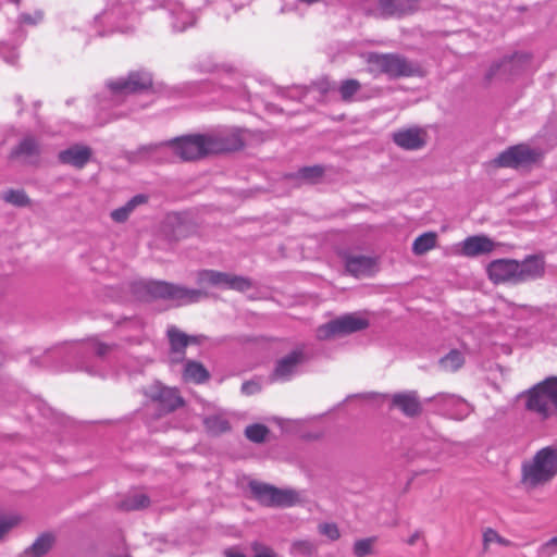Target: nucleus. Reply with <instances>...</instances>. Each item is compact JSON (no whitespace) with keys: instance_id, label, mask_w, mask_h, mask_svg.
<instances>
[{"instance_id":"nucleus-1","label":"nucleus","mask_w":557,"mask_h":557,"mask_svg":"<svg viewBox=\"0 0 557 557\" xmlns=\"http://www.w3.org/2000/svg\"><path fill=\"white\" fill-rule=\"evenodd\" d=\"M557 475V446L550 445L537 450L521 466V484L535 490L550 483Z\"/></svg>"},{"instance_id":"nucleus-2","label":"nucleus","mask_w":557,"mask_h":557,"mask_svg":"<svg viewBox=\"0 0 557 557\" xmlns=\"http://www.w3.org/2000/svg\"><path fill=\"white\" fill-rule=\"evenodd\" d=\"M525 408L541 420L557 416V376L537 383L525 393Z\"/></svg>"},{"instance_id":"nucleus-3","label":"nucleus","mask_w":557,"mask_h":557,"mask_svg":"<svg viewBox=\"0 0 557 557\" xmlns=\"http://www.w3.org/2000/svg\"><path fill=\"white\" fill-rule=\"evenodd\" d=\"M165 147H170L184 161H191L211 154L208 134L188 135L171 141L143 146L138 149V153L153 152Z\"/></svg>"},{"instance_id":"nucleus-4","label":"nucleus","mask_w":557,"mask_h":557,"mask_svg":"<svg viewBox=\"0 0 557 557\" xmlns=\"http://www.w3.org/2000/svg\"><path fill=\"white\" fill-rule=\"evenodd\" d=\"M136 286L144 288L153 298L169 299L178 306L195 304L208 297L201 288H187L163 281L139 282Z\"/></svg>"},{"instance_id":"nucleus-5","label":"nucleus","mask_w":557,"mask_h":557,"mask_svg":"<svg viewBox=\"0 0 557 557\" xmlns=\"http://www.w3.org/2000/svg\"><path fill=\"white\" fill-rule=\"evenodd\" d=\"M366 60L369 71L375 75L385 74L389 78H397L411 76L416 72L414 66L398 54L370 52Z\"/></svg>"},{"instance_id":"nucleus-6","label":"nucleus","mask_w":557,"mask_h":557,"mask_svg":"<svg viewBox=\"0 0 557 557\" xmlns=\"http://www.w3.org/2000/svg\"><path fill=\"white\" fill-rule=\"evenodd\" d=\"M369 326V319L360 312L343 314L323 325L315 331V336L320 341H326L336 336L351 334L362 331Z\"/></svg>"},{"instance_id":"nucleus-7","label":"nucleus","mask_w":557,"mask_h":557,"mask_svg":"<svg viewBox=\"0 0 557 557\" xmlns=\"http://www.w3.org/2000/svg\"><path fill=\"white\" fill-rule=\"evenodd\" d=\"M152 85L151 75L147 72H132L127 77H121L109 81L107 86L111 95L116 100H121L129 95L141 92Z\"/></svg>"},{"instance_id":"nucleus-8","label":"nucleus","mask_w":557,"mask_h":557,"mask_svg":"<svg viewBox=\"0 0 557 557\" xmlns=\"http://www.w3.org/2000/svg\"><path fill=\"white\" fill-rule=\"evenodd\" d=\"M309 360L307 346L305 344L297 345L290 352L276 360L272 377L275 381H290L299 369Z\"/></svg>"},{"instance_id":"nucleus-9","label":"nucleus","mask_w":557,"mask_h":557,"mask_svg":"<svg viewBox=\"0 0 557 557\" xmlns=\"http://www.w3.org/2000/svg\"><path fill=\"white\" fill-rule=\"evenodd\" d=\"M196 281L199 286H214L238 292H245L251 287V282L247 277L214 270L199 271Z\"/></svg>"},{"instance_id":"nucleus-10","label":"nucleus","mask_w":557,"mask_h":557,"mask_svg":"<svg viewBox=\"0 0 557 557\" xmlns=\"http://www.w3.org/2000/svg\"><path fill=\"white\" fill-rule=\"evenodd\" d=\"M249 488L253 496L264 506H290L298 498L297 493L292 490H281L257 481H251Z\"/></svg>"},{"instance_id":"nucleus-11","label":"nucleus","mask_w":557,"mask_h":557,"mask_svg":"<svg viewBox=\"0 0 557 557\" xmlns=\"http://www.w3.org/2000/svg\"><path fill=\"white\" fill-rule=\"evenodd\" d=\"M541 157L536 149H532L528 145H516L509 147L499 153L494 160L493 164L498 168L519 169L535 163Z\"/></svg>"},{"instance_id":"nucleus-12","label":"nucleus","mask_w":557,"mask_h":557,"mask_svg":"<svg viewBox=\"0 0 557 557\" xmlns=\"http://www.w3.org/2000/svg\"><path fill=\"white\" fill-rule=\"evenodd\" d=\"M208 138L211 153L235 151L244 146L243 133L239 129L208 134Z\"/></svg>"},{"instance_id":"nucleus-13","label":"nucleus","mask_w":557,"mask_h":557,"mask_svg":"<svg viewBox=\"0 0 557 557\" xmlns=\"http://www.w3.org/2000/svg\"><path fill=\"white\" fill-rule=\"evenodd\" d=\"M518 261L513 259H497L490 262L486 271L490 280L495 284H518Z\"/></svg>"},{"instance_id":"nucleus-14","label":"nucleus","mask_w":557,"mask_h":557,"mask_svg":"<svg viewBox=\"0 0 557 557\" xmlns=\"http://www.w3.org/2000/svg\"><path fill=\"white\" fill-rule=\"evenodd\" d=\"M394 143L406 150H417L425 145V132L419 127H409L393 134Z\"/></svg>"},{"instance_id":"nucleus-15","label":"nucleus","mask_w":557,"mask_h":557,"mask_svg":"<svg viewBox=\"0 0 557 557\" xmlns=\"http://www.w3.org/2000/svg\"><path fill=\"white\" fill-rule=\"evenodd\" d=\"M147 395L151 399L158 400L168 411H173L183 405V400L175 388L163 386L160 383L151 385Z\"/></svg>"},{"instance_id":"nucleus-16","label":"nucleus","mask_w":557,"mask_h":557,"mask_svg":"<svg viewBox=\"0 0 557 557\" xmlns=\"http://www.w3.org/2000/svg\"><path fill=\"white\" fill-rule=\"evenodd\" d=\"M517 272L518 284L541 278L545 272V262L541 257L530 256L518 262Z\"/></svg>"},{"instance_id":"nucleus-17","label":"nucleus","mask_w":557,"mask_h":557,"mask_svg":"<svg viewBox=\"0 0 557 557\" xmlns=\"http://www.w3.org/2000/svg\"><path fill=\"white\" fill-rule=\"evenodd\" d=\"M460 246L462 256L476 257L493 251L496 245L491 238L484 235H474L467 237L460 243Z\"/></svg>"},{"instance_id":"nucleus-18","label":"nucleus","mask_w":557,"mask_h":557,"mask_svg":"<svg viewBox=\"0 0 557 557\" xmlns=\"http://www.w3.org/2000/svg\"><path fill=\"white\" fill-rule=\"evenodd\" d=\"M91 157V149L84 145H74L59 153V160L77 169L84 168Z\"/></svg>"},{"instance_id":"nucleus-19","label":"nucleus","mask_w":557,"mask_h":557,"mask_svg":"<svg viewBox=\"0 0 557 557\" xmlns=\"http://www.w3.org/2000/svg\"><path fill=\"white\" fill-rule=\"evenodd\" d=\"M392 405L407 417H416L421 412V404L416 392L396 393L392 396Z\"/></svg>"},{"instance_id":"nucleus-20","label":"nucleus","mask_w":557,"mask_h":557,"mask_svg":"<svg viewBox=\"0 0 557 557\" xmlns=\"http://www.w3.org/2000/svg\"><path fill=\"white\" fill-rule=\"evenodd\" d=\"M171 350L174 355H177L176 360H181L184 357L185 348L188 344L198 343V337L188 336L176 326H170L166 331Z\"/></svg>"},{"instance_id":"nucleus-21","label":"nucleus","mask_w":557,"mask_h":557,"mask_svg":"<svg viewBox=\"0 0 557 557\" xmlns=\"http://www.w3.org/2000/svg\"><path fill=\"white\" fill-rule=\"evenodd\" d=\"M381 11L386 15H403L418 8L417 0H379Z\"/></svg>"},{"instance_id":"nucleus-22","label":"nucleus","mask_w":557,"mask_h":557,"mask_svg":"<svg viewBox=\"0 0 557 557\" xmlns=\"http://www.w3.org/2000/svg\"><path fill=\"white\" fill-rule=\"evenodd\" d=\"M373 268V259L366 256H351L346 260V270L356 277L371 274Z\"/></svg>"},{"instance_id":"nucleus-23","label":"nucleus","mask_w":557,"mask_h":557,"mask_svg":"<svg viewBox=\"0 0 557 557\" xmlns=\"http://www.w3.org/2000/svg\"><path fill=\"white\" fill-rule=\"evenodd\" d=\"M147 201L148 197L146 195L138 194L131 198L124 206L113 210L110 216L116 223H124L137 207L145 205Z\"/></svg>"},{"instance_id":"nucleus-24","label":"nucleus","mask_w":557,"mask_h":557,"mask_svg":"<svg viewBox=\"0 0 557 557\" xmlns=\"http://www.w3.org/2000/svg\"><path fill=\"white\" fill-rule=\"evenodd\" d=\"M203 424L207 432L212 435H220L231 430L230 420L225 412H218L215 414L206 417L203 419Z\"/></svg>"},{"instance_id":"nucleus-25","label":"nucleus","mask_w":557,"mask_h":557,"mask_svg":"<svg viewBox=\"0 0 557 557\" xmlns=\"http://www.w3.org/2000/svg\"><path fill=\"white\" fill-rule=\"evenodd\" d=\"M14 157L32 161L39 156L38 143L33 137H25L13 150Z\"/></svg>"},{"instance_id":"nucleus-26","label":"nucleus","mask_w":557,"mask_h":557,"mask_svg":"<svg viewBox=\"0 0 557 557\" xmlns=\"http://www.w3.org/2000/svg\"><path fill=\"white\" fill-rule=\"evenodd\" d=\"M183 377L185 381L200 384L209 379V372L201 363L188 361L185 366Z\"/></svg>"},{"instance_id":"nucleus-27","label":"nucleus","mask_w":557,"mask_h":557,"mask_svg":"<svg viewBox=\"0 0 557 557\" xmlns=\"http://www.w3.org/2000/svg\"><path fill=\"white\" fill-rule=\"evenodd\" d=\"M434 399L444 403L447 406L456 408L458 411L453 414L458 419H462L463 417L468 416L469 412L471 411L470 405L462 398L455 395L443 394L434 397Z\"/></svg>"},{"instance_id":"nucleus-28","label":"nucleus","mask_w":557,"mask_h":557,"mask_svg":"<svg viewBox=\"0 0 557 557\" xmlns=\"http://www.w3.org/2000/svg\"><path fill=\"white\" fill-rule=\"evenodd\" d=\"M437 235L434 232H426L418 236L412 244V252L416 256H422L435 248Z\"/></svg>"},{"instance_id":"nucleus-29","label":"nucleus","mask_w":557,"mask_h":557,"mask_svg":"<svg viewBox=\"0 0 557 557\" xmlns=\"http://www.w3.org/2000/svg\"><path fill=\"white\" fill-rule=\"evenodd\" d=\"M53 543V535L45 533L33 543V545L26 550V554L32 555L33 557H41L51 549Z\"/></svg>"},{"instance_id":"nucleus-30","label":"nucleus","mask_w":557,"mask_h":557,"mask_svg":"<svg viewBox=\"0 0 557 557\" xmlns=\"http://www.w3.org/2000/svg\"><path fill=\"white\" fill-rule=\"evenodd\" d=\"M463 362L465 358L462 354L458 350H451L441 359L440 364L443 370L455 372L462 367Z\"/></svg>"},{"instance_id":"nucleus-31","label":"nucleus","mask_w":557,"mask_h":557,"mask_svg":"<svg viewBox=\"0 0 557 557\" xmlns=\"http://www.w3.org/2000/svg\"><path fill=\"white\" fill-rule=\"evenodd\" d=\"M251 549L255 552L253 557H278L277 554L272 548H270L261 543H258V542H253L251 544ZM225 557H246V556L237 550L228 549L225 552Z\"/></svg>"},{"instance_id":"nucleus-32","label":"nucleus","mask_w":557,"mask_h":557,"mask_svg":"<svg viewBox=\"0 0 557 557\" xmlns=\"http://www.w3.org/2000/svg\"><path fill=\"white\" fill-rule=\"evenodd\" d=\"M1 199L16 207H25L29 203V198L21 189H9L0 195Z\"/></svg>"},{"instance_id":"nucleus-33","label":"nucleus","mask_w":557,"mask_h":557,"mask_svg":"<svg viewBox=\"0 0 557 557\" xmlns=\"http://www.w3.org/2000/svg\"><path fill=\"white\" fill-rule=\"evenodd\" d=\"M149 505V498L147 495L137 493L127 496L121 504V507L125 510H138L146 508Z\"/></svg>"},{"instance_id":"nucleus-34","label":"nucleus","mask_w":557,"mask_h":557,"mask_svg":"<svg viewBox=\"0 0 557 557\" xmlns=\"http://www.w3.org/2000/svg\"><path fill=\"white\" fill-rule=\"evenodd\" d=\"M269 429L260 423L248 425L245 429L246 437L253 443H263L269 435Z\"/></svg>"},{"instance_id":"nucleus-35","label":"nucleus","mask_w":557,"mask_h":557,"mask_svg":"<svg viewBox=\"0 0 557 557\" xmlns=\"http://www.w3.org/2000/svg\"><path fill=\"white\" fill-rule=\"evenodd\" d=\"M317 546L309 540H297L292 543L290 554L294 556H312Z\"/></svg>"},{"instance_id":"nucleus-36","label":"nucleus","mask_w":557,"mask_h":557,"mask_svg":"<svg viewBox=\"0 0 557 557\" xmlns=\"http://www.w3.org/2000/svg\"><path fill=\"white\" fill-rule=\"evenodd\" d=\"M324 174V168L321 165L306 166L299 170L298 176L308 182L315 183Z\"/></svg>"},{"instance_id":"nucleus-37","label":"nucleus","mask_w":557,"mask_h":557,"mask_svg":"<svg viewBox=\"0 0 557 557\" xmlns=\"http://www.w3.org/2000/svg\"><path fill=\"white\" fill-rule=\"evenodd\" d=\"M375 537H367L362 540H358L354 544V554L357 557H366L372 553V547L375 543Z\"/></svg>"},{"instance_id":"nucleus-38","label":"nucleus","mask_w":557,"mask_h":557,"mask_svg":"<svg viewBox=\"0 0 557 557\" xmlns=\"http://www.w3.org/2000/svg\"><path fill=\"white\" fill-rule=\"evenodd\" d=\"M360 89V83L357 79L344 81L339 87V94L343 100H350L351 97Z\"/></svg>"},{"instance_id":"nucleus-39","label":"nucleus","mask_w":557,"mask_h":557,"mask_svg":"<svg viewBox=\"0 0 557 557\" xmlns=\"http://www.w3.org/2000/svg\"><path fill=\"white\" fill-rule=\"evenodd\" d=\"M194 22H195V17H194L193 13H190L188 11H185V10H181L178 12L177 16L175 17V22L173 23V27L176 30H184L188 26L193 25Z\"/></svg>"},{"instance_id":"nucleus-40","label":"nucleus","mask_w":557,"mask_h":557,"mask_svg":"<svg viewBox=\"0 0 557 557\" xmlns=\"http://www.w3.org/2000/svg\"><path fill=\"white\" fill-rule=\"evenodd\" d=\"M20 517L15 515L0 516V539L20 522Z\"/></svg>"},{"instance_id":"nucleus-41","label":"nucleus","mask_w":557,"mask_h":557,"mask_svg":"<svg viewBox=\"0 0 557 557\" xmlns=\"http://www.w3.org/2000/svg\"><path fill=\"white\" fill-rule=\"evenodd\" d=\"M319 532L331 541H336L341 536V532L335 523H321L318 527Z\"/></svg>"},{"instance_id":"nucleus-42","label":"nucleus","mask_w":557,"mask_h":557,"mask_svg":"<svg viewBox=\"0 0 557 557\" xmlns=\"http://www.w3.org/2000/svg\"><path fill=\"white\" fill-rule=\"evenodd\" d=\"M516 62H517V57L515 55V57L510 58L509 60L504 61L502 64L494 65L491 69L490 75L491 76L496 75L500 71V69H504V71L511 70L512 66L516 64Z\"/></svg>"},{"instance_id":"nucleus-43","label":"nucleus","mask_w":557,"mask_h":557,"mask_svg":"<svg viewBox=\"0 0 557 557\" xmlns=\"http://www.w3.org/2000/svg\"><path fill=\"white\" fill-rule=\"evenodd\" d=\"M114 345H108L100 342L94 343V349L97 356L104 357L114 349Z\"/></svg>"},{"instance_id":"nucleus-44","label":"nucleus","mask_w":557,"mask_h":557,"mask_svg":"<svg viewBox=\"0 0 557 557\" xmlns=\"http://www.w3.org/2000/svg\"><path fill=\"white\" fill-rule=\"evenodd\" d=\"M483 541H484V545L486 546L493 542H500V536L493 529H487L483 533Z\"/></svg>"},{"instance_id":"nucleus-45","label":"nucleus","mask_w":557,"mask_h":557,"mask_svg":"<svg viewBox=\"0 0 557 557\" xmlns=\"http://www.w3.org/2000/svg\"><path fill=\"white\" fill-rule=\"evenodd\" d=\"M259 391V385L255 382H245L242 385V392L246 395L255 394Z\"/></svg>"},{"instance_id":"nucleus-46","label":"nucleus","mask_w":557,"mask_h":557,"mask_svg":"<svg viewBox=\"0 0 557 557\" xmlns=\"http://www.w3.org/2000/svg\"><path fill=\"white\" fill-rule=\"evenodd\" d=\"M42 18V15L41 13H36V16L33 18L30 17L28 14H22L21 15V21L23 23H29V24H35L37 23L38 21H40Z\"/></svg>"},{"instance_id":"nucleus-47","label":"nucleus","mask_w":557,"mask_h":557,"mask_svg":"<svg viewBox=\"0 0 557 557\" xmlns=\"http://www.w3.org/2000/svg\"><path fill=\"white\" fill-rule=\"evenodd\" d=\"M421 539V532L416 531L408 540L409 545H414Z\"/></svg>"},{"instance_id":"nucleus-48","label":"nucleus","mask_w":557,"mask_h":557,"mask_svg":"<svg viewBox=\"0 0 557 557\" xmlns=\"http://www.w3.org/2000/svg\"><path fill=\"white\" fill-rule=\"evenodd\" d=\"M557 547V536L550 539L548 542L545 543L544 548H553Z\"/></svg>"}]
</instances>
